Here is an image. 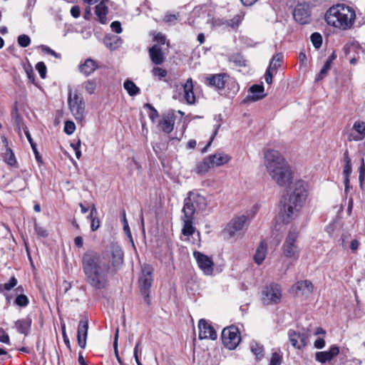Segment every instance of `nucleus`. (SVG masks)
<instances>
[{"label":"nucleus","instance_id":"37","mask_svg":"<svg viewBox=\"0 0 365 365\" xmlns=\"http://www.w3.org/2000/svg\"><path fill=\"white\" fill-rule=\"evenodd\" d=\"M283 60V55L281 53H277L274 55L269 63V70H272L274 73H277V69L281 66V63Z\"/></svg>","mask_w":365,"mask_h":365},{"label":"nucleus","instance_id":"29","mask_svg":"<svg viewBox=\"0 0 365 365\" xmlns=\"http://www.w3.org/2000/svg\"><path fill=\"white\" fill-rule=\"evenodd\" d=\"M267 250V245L266 242L262 241L257 248L254 255V260L257 264H261L265 259Z\"/></svg>","mask_w":365,"mask_h":365},{"label":"nucleus","instance_id":"7","mask_svg":"<svg viewBox=\"0 0 365 365\" xmlns=\"http://www.w3.org/2000/svg\"><path fill=\"white\" fill-rule=\"evenodd\" d=\"M153 268L150 265L143 264L142 267V274L139 279L140 293L148 304H150V291L153 281Z\"/></svg>","mask_w":365,"mask_h":365},{"label":"nucleus","instance_id":"59","mask_svg":"<svg viewBox=\"0 0 365 365\" xmlns=\"http://www.w3.org/2000/svg\"><path fill=\"white\" fill-rule=\"evenodd\" d=\"M71 14L74 18H78L81 15V9L78 6H73L71 9Z\"/></svg>","mask_w":365,"mask_h":365},{"label":"nucleus","instance_id":"32","mask_svg":"<svg viewBox=\"0 0 365 365\" xmlns=\"http://www.w3.org/2000/svg\"><path fill=\"white\" fill-rule=\"evenodd\" d=\"M353 130L357 133V135L353 136V140H360L365 137V123L364 122H355Z\"/></svg>","mask_w":365,"mask_h":365},{"label":"nucleus","instance_id":"18","mask_svg":"<svg viewBox=\"0 0 365 365\" xmlns=\"http://www.w3.org/2000/svg\"><path fill=\"white\" fill-rule=\"evenodd\" d=\"M88 330V322L86 318H82L78 325L77 340L79 346L85 349L86 346V339Z\"/></svg>","mask_w":365,"mask_h":365},{"label":"nucleus","instance_id":"63","mask_svg":"<svg viewBox=\"0 0 365 365\" xmlns=\"http://www.w3.org/2000/svg\"><path fill=\"white\" fill-rule=\"evenodd\" d=\"M101 222L97 217L91 221V229L92 231H96L100 227Z\"/></svg>","mask_w":365,"mask_h":365},{"label":"nucleus","instance_id":"64","mask_svg":"<svg viewBox=\"0 0 365 365\" xmlns=\"http://www.w3.org/2000/svg\"><path fill=\"white\" fill-rule=\"evenodd\" d=\"M154 40L158 41L160 44H165V36L163 34H162L161 33H158L155 36Z\"/></svg>","mask_w":365,"mask_h":365},{"label":"nucleus","instance_id":"21","mask_svg":"<svg viewBox=\"0 0 365 365\" xmlns=\"http://www.w3.org/2000/svg\"><path fill=\"white\" fill-rule=\"evenodd\" d=\"M149 56L155 65H161L165 60V56L159 45L155 44L149 48Z\"/></svg>","mask_w":365,"mask_h":365},{"label":"nucleus","instance_id":"53","mask_svg":"<svg viewBox=\"0 0 365 365\" xmlns=\"http://www.w3.org/2000/svg\"><path fill=\"white\" fill-rule=\"evenodd\" d=\"M42 50H43V52L46 53L47 54L51 55V56H54L56 58H61V56L60 53H56L55 51L52 50L51 48H49L48 46H42Z\"/></svg>","mask_w":365,"mask_h":365},{"label":"nucleus","instance_id":"47","mask_svg":"<svg viewBox=\"0 0 365 365\" xmlns=\"http://www.w3.org/2000/svg\"><path fill=\"white\" fill-rule=\"evenodd\" d=\"M144 108L150 110L149 118L152 121H154L159 116L158 110L150 104L145 103Z\"/></svg>","mask_w":365,"mask_h":365},{"label":"nucleus","instance_id":"52","mask_svg":"<svg viewBox=\"0 0 365 365\" xmlns=\"http://www.w3.org/2000/svg\"><path fill=\"white\" fill-rule=\"evenodd\" d=\"M274 71L269 70V68H267L265 74H264V79L267 84L271 85L272 83V77L273 75L275 74Z\"/></svg>","mask_w":365,"mask_h":365},{"label":"nucleus","instance_id":"17","mask_svg":"<svg viewBox=\"0 0 365 365\" xmlns=\"http://www.w3.org/2000/svg\"><path fill=\"white\" fill-rule=\"evenodd\" d=\"M339 354V347L336 345H332L330 346L329 351H317L315 354V359L319 363L325 364L331 361Z\"/></svg>","mask_w":365,"mask_h":365},{"label":"nucleus","instance_id":"5","mask_svg":"<svg viewBox=\"0 0 365 365\" xmlns=\"http://www.w3.org/2000/svg\"><path fill=\"white\" fill-rule=\"evenodd\" d=\"M299 232L296 229H291L282 245L283 255L289 259L297 260L300 253V247L298 244Z\"/></svg>","mask_w":365,"mask_h":365},{"label":"nucleus","instance_id":"30","mask_svg":"<svg viewBox=\"0 0 365 365\" xmlns=\"http://www.w3.org/2000/svg\"><path fill=\"white\" fill-rule=\"evenodd\" d=\"M31 325V319L26 317L25 319H19L16 322L15 327L18 331L24 335H27L30 330Z\"/></svg>","mask_w":365,"mask_h":365},{"label":"nucleus","instance_id":"14","mask_svg":"<svg viewBox=\"0 0 365 365\" xmlns=\"http://www.w3.org/2000/svg\"><path fill=\"white\" fill-rule=\"evenodd\" d=\"M193 256L195 258L197 263L198 264L199 268L207 275L212 274L213 272V262L212 259L198 252L195 251L193 252Z\"/></svg>","mask_w":365,"mask_h":365},{"label":"nucleus","instance_id":"62","mask_svg":"<svg viewBox=\"0 0 365 365\" xmlns=\"http://www.w3.org/2000/svg\"><path fill=\"white\" fill-rule=\"evenodd\" d=\"M325 341L322 338H319L314 341V347L318 349H322L325 346Z\"/></svg>","mask_w":365,"mask_h":365},{"label":"nucleus","instance_id":"4","mask_svg":"<svg viewBox=\"0 0 365 365\" xmlns=\"http://www.w3.org/2000/svg\"><path fill=\"white\" fill-rule=\"evenodd\" d=\"M207 206V200L203 195L197 192L190 191L184 200L182 212L194 215L195 212L205 210Z\"/></svg>","mask_w":365,"mask_h":365},{"label":"nucleus","instance_id":"13","mask_svg":"<svg viewBox=\"0 0 365 365\" xmlns=\"http://www.w3.org/2000/svg\"><path fill=\"white\" fill-rule=\"evenodd\" d=\"M292 14L294 20L301 24H306L310 21L311 11L307 4H298Z\"/></svg>","mask_w":365,"mask_h":365},{"label":"nucleus","instance_id":"40","mask_svg":"<svg viewBox=\"0 0 365 365\" xmlns=\"http://www.w3.org/2000/svg\"><path fill=\"white\" fill-rule=\"evenodd\" d=\"M311 41L316 48H319L322 44V37L319 33H313L311 35Z\"/></svg>","mask_w":365,"mask_h":365},{"label":"nucleus","instance_id":"8","mask_svg":"<svg viewBox=\"0 0 365 365\" xmlns=\"http://www.w3.org/2000/svg\"><path fill=\"white\" fill-rule=\"evenodd\" d=\"M205 82L210 86L215 87L218 90L225 88V85L227 84L232 87L233 94H235L239 89L237 83L226 73L209 76L206 77Z\"/></svg>","mask_w":365,"mask_h":365},{"label":"nucleus","instance_id":"34","mask_svg":"<svg viewBox=\"0 0 365 365\" xmlns=\"http://www.w3.org/2000/svg\"><path fill=\"white\" fill-rule=\"evenodd\" d=\"M212 168L210 163H209L208 158H205L202 161L196 165L195 172L199 175H203Z\"/></svg>","mask_w":365,"mask_h":365},{"label":"nucleus","instance_id":"22","mask_svg":"<svg viewBox=\"0 0 365 365\" xmlns=\"http://www.w3.org/2000/svg\"><path fill=\"white\" fill-rule=\"evenodd\" d=\"M175 120L174 113L169 112L160 120L159 126L164 133H170L173 130Z\"/></svg>","mask_w":365,"mask_h":365},{"label":"nucleus","instance_id":"49","mask_svg":"<svg viewBox=\"0 0 365 365\" xmlns=\"http://www.w3.org/2000/svg\"><path fill=\"white\" fill-rule=\"evenodd\" d=\"M36 69L38 71L41 78H45L46 76V66L42 61L37 63Z\"/></svg>","mask_w":365,"mask_h":365},{"label":"nucleus","instance_id":"25","mask_svg":"<svg viewBox=\"0 0 365 365\" xmlns=\"http://www.w3.org/2000/svg\"><path fill=\"white\" fill-rule=\"evenodd\" d=\"M184 98L187 104L192 105L195 103V96L193 92V83L191 78H188L182 86Z\"/></svg>","mask_w":365,"mask_h":365},{"label":"nucleus","instance_id":"61","mask_svg":"<svg viewBox=\"0 0 365 365\" xmlns=\"http://www.w3.org/2000/svg\"><path fill=\"white\" fill-rule=\"evenodd\" d=\"M359 180L361 183L365 180V164L364 160H362V164L359 168Z\"/></svg>","mask_w":365,"mask_h":365},{"label":"nucleus","instance_id":"27","mask_svg":"<svg viewBox=\"0 0 365 365\" xmlns=\"http://www.w3.org/2000/svg\"><path fill=\"white\" fill-rule=\"evenodd\" d=\"M108 0H102L96 6L95 13L98 18V20L102 24H106L108 21L107 14L108 12V8L106 3Z\"/></svg>","mask_w":365,"mask_h":365},{"label":"nucleus","instance_id":"44","mask_svg":"<svg viewBox=\"0 0 365 365\" xmlns=\"http://www.w3.org/2000/svg\"><path fill=\"white\" fill-rule=\"evenodd\" d=\"M153 75L158 77L159 80H162L167 76V71L160 67H154L152 70Z\"/></svg>","mask_w":365,"mask_h":365},{"label":"nucleus","instance_id":"36","mask_svg":"<svg viewBox=\"0 0 365 365\" xmlns=\"http://www.w3.org/2000/svg\"><path fill=\"white\" fill-rule=\"evenodd\" d=\"M123 87L130 96L140 93V88L130 80H126L123 83Z\"/></svg>","mask_w":365,"mask_h":365},{"label":"nucleus","instance_id":"58","mask_svg":"<svg viewBox=\"0 0 365 365\" xmlns=\"http://www.w3.org/2000/svg\"><path fill=\"white\" fill-rule=\"evenodd\" d=\"M113 31L116 34H120L122 32L121 24L119 21H113L110 25Z\"/></svg>","mask_w":365,"mask_h":365},{"label":"nucleus","instance_id":"51","mask_svg":"<svg viewBox=\"0 0 365 365\" xmlns=\"http://www.w3.org/2000/svg\"><path fill=\"white\" fill-rule=\"evenodd\" d=\"M16 284H17V279L14 277H12L10 279L9 282L1 285V287H3L5 290L9 291L12 288H14Z\"/></svg>","mask_w":365,"mask_h":365},{"label":"nucleus","instance_id":"28","mask_svg":"<svg viewBox=\"0 0 365 365\" xmlns=\"http://www.w3.org/2000/svg\"><path fill=\"white\" fill-rule=\"evenodd\" d=\"M345 165L344 166L343 174L344 176V183L345 186V191L347 192L349 186V175L351 173V160L349 158L348 152L344 153Z\"/></svg>","mask_w":365,"mask_h":365},{"label":"nucleus","instance_id":"42","mask_svg":"<svg viewBox=\"0 0 365 365\" xmlns=\"http://www.w3.org/2000/svg\"><path fill=\"white\" fill-rule=\"evenodd\" d=\"M282 362V355L280 352H274L269 361V365H281Z\"/></svg>","mask_w":365,"mask_h":365},{"label":"nucleus","instance_id":"45","mask_svg":"<svg viewBox=\"0 0 365 365\" xmlns=\"http://www.w3.org/2000/svg\"><path fill=\"white\" fill-rule=\"evenodd\" d=\"M34 230L38 236L41 237H46L48 236L47 230L44 227L39 225L36 220L34 222Z\"/></svg>","mask_w":365,"mask_h":365},{"label":"nucleus","instance_id":"33","mask_svg":"<svg viewBox=\"0 0 365 365\" xmlns=\"http://www.w3.org/2000/svg\"><path fill=\"white\" fill-rule=\"evenodd\" d=\"M250 346L251 351L255 355L257 360H260L264 357V348L262 345L257 341H252Z\"/></svg>","mask_w":365,"mask_h":365},{"label":"nucleus","instance_id":"11","mask_svg":"<svg viewBox=\"0 0 365 365\" xmlns=\"http://www.w3.org/2000/svg\"><path fill=\"white\" fill-rule=\"evenodd\" d=\"M222 341L225 347L235 349L241 341L238 329L235 326L225 328L222 331Z\"/></svg>","mask_w":365,"mask_h":365},{"label":"nucleus","instance_id":"50","mask_svg":"<svg viewBox=\"0 0 365 365\" xmlns=\"http://www.w3.org/2000/svg\"><path fill=\"white\" fill-rule=\"evenodd\" d=\"M242 19V16L236 15L232 19L227 21V25L233 29L237 28L241 23Z\"/></svg>","mask_w":365,"mask_h":365},{"label":"nucleus","instance_id":"46","mask_svg":"<svg viewBox=\"0 0 365 365\" xmlns=\"http://www.w3.org/2000/svg\"><path fill=\"white\" fill-rule=\"evenodd\" d=\"M121 218H122V222H123V230H124L125 233L129 237H131V232H130V227H129V225H128V220L126 219L125 212L124 210L122 212Z\"/></svg>","mask_w":365,"mask_h":365},{"label":"nucleus","instance_id":"55","mask_svg":"<svg viewBox=\"0 0 365 365\" xmlns=\"http://www.w3.org/2000/svg\"><path fill=\"white\" fill-rule=\"evenodd\" d=\"M118 332H119V330H118V328L116 329L115 334V338H114V341H113V349H114L115 354V356H116L118 361L119 362H120V358H119V356H118Z\"/></svg>","mask_w":365,"mask_h":365},{"label":"nucleus","instance_id":"6","mask_svg":"<svg viewBox=\"0 0 365 365\" xmlns=\"http://www.w3.org/2000/svg\"><path fill=\"white\" fill-rule=\"evenodd\" d=\"M101 257H108L112 274H115L123 264L124 253L121 247L117 243L111 244L109 250Z\"/></svg>","mask_w":365,"mask_h":365},{"label":"nucleus","instance_id":"2","mask_svg":"<svg viewBox=\"0 0 365 365\" xmlns=\"http://www.w3.org/2000/svg\"><path fill=\"white\" fill-rule=\"evenodd\" d=\"M82 267L88 284L97 289L106 287L110 273L108 257L93 251L86 252L82 257Z\"/></svg>","mask_w":365,"mask_h":365},{"label":"nucleus","instance_id":"16","mask_svg":"<svg viewBox=\"0 0 365 365\" xmlns=\"http://www.w3.org/2000/svg\"><path fill=\"white\" fill-rule=\"evenodd\" d=\"M198 328L199 338L200 339H210L215 340L217 338L215 330L205 319H202L199 321Z\"/></svg>","mask_w":365,"mask_h":365},{"label":"nucleus","instance_id":"48","mask_svg":"<svg viewBox=\"0 0 365 365\" xmlns=\"http://www.w3.org/2000/svg\"><path fill=\"white\" fill-rule=\"evenodd\" d=\"M76 130V125L73 121L67 120L64 125V132L68 135H71Z\"/></svg>","mask_w":365,"mask_h":365},{"label":"nucleus","instance_id":"41","mask_svg":"<svg viewBox=\"0 0 365 365\" xmlns=\"http://www.w3.org/2000/svg\"><path fill=\"white\" fill-rule=\"evenodd\" d=\"M18 43L21 47H27L31 43V38L28 35L21 34L17 38Z\"/></svg>","mask_w":365,"mask_h":365},{"label":"nucleus","instance_id":"24","mask_svg":"<svg viewBox=\"0 0 365 365\" xmlns=\"http://www.w3.org/2000/svg\"><path fill=\"white\" fill-rule=\"evenodd\" d=\"M207 158L212 168L223 165L227 163L230 160V157L223 153H216L209 155Z\"/></svg>","mask_w":365,"mask_h":365},{"label":"nucleus","instance_id":"3","mask_svg":"<svg viewBox=\"0 0 365 365\" xmlns=\"http://www.w3.org/2000/svg\"><path fill=\"white\" fill-rule=\"evenodd\" d=\"M356 19L354 9L344 4H338L330 7L326 12V22L335 28L346 30L353 26Z\"/></svg>","mask_w":365,"mask_h":365},{"label":"nucleus","instance_id":"9","mask_svg":"<svg viewBox=\"0 0 365 365\" xmlns=\"http://www.w3.org/2000/svg\"><path fill=\"white\" fill-rule=\"evenodd\" d=\"M68 105L72 114L77 121H82L84 118L85 103L81 95L72 93L71 89L68 91Z\"/></svg>","mask_w":365,"mask_h":365},{"label":"nucleus","instance_id":"19","mask_svg":"<svg viewBox=\"0 0 365 365\" xmlns=\"http://www.w3.org/2000/svg\"><path fill=\"white\" fill-rule=\"evenodd\" d=\"M292 290L297 295L309 294L313 291V284L309 280L299 281L292 286Z\"/></svg>","mask_w":365,"mask_h":365},{"label":"nucleus","instance_id":"1","mask_svg":"<svg viewBox=\"0 0 365 365\" xmlns=\"http://www.w3.org/2000/svg\"><path fill=\"white\" fill-rule=\"evenodd\" d=\"M264 165L272 180L280 187L289 185L281 217L284 223L294 220L302 207L307 196V185L302 180L291 182L292 172L284 156L277 150L267 149L264 153Z\"/></svg>","mask_w":365,"mask_h":365},{"label":"nucleus","instance_id":"26","mask_svg":"<svg viewBox=\"0 0 365 365\" xmlns=\"http://www.w3.org/2000/svg\"><path fill=\"white\" fill-rule=\"evenodd\" d=\"M98 68L96 61L91 58H87L83 63L79 65V71L86 76L91 75Z\"/></svg>","mask_w":365,"mask_h":365},{"label":"nucleus","instance_id":"10","mask_svg":"<svg viewBox=\"0 0 365 365\" xmlns=\"http://www.w3.org/2000/svg\"><path fill=\"white\" fill-rule=\"evenodd\" d=\"M282 297L281 286L272 283L266 286L262 292V302L265 305L279 303Z\"/></svg>","mask_w":365,"mask_h":365},{"label":"nucleus","instance_id":"56","mask_svg":"<svg viewBox=\"0 0 365 365\" xmlns=\"http://www.w3.org/2000/svg\"><path fill=\"white\" fill-rule=\"evenodd\" d=\"M118 332H119V330H118V328L116 329L115 334V338H114V341H113V349H114L115 354V356H116L118 361L119 362H120V358H119V356H118Z\"/></svg>","mask_w":365,"mask_h":365},{"label":"nucleus","instance_id":"20","mask_svg":"<svg viewBox=\"0 0 365 365\" xmlns=\"http://www.w3.org/2000/svg\"><path fill=\"white\" fill-rule=\"evenodd\" d=\"M182 220L183 222V227L181 230L182 234L187 237L192 236L196 230L195 227L192 225L193 215H188L187 213H183Z\"/></svg>","mask_w":365,"mask_h":365},{"label":"nucleus","instance_id":"60","mask_svg":"<svg viewBox=\"0 0 365 365\" xmlns=\"http://www.w3.org/2000/svg\"><path fill=\"white\" fill-rule=\"evenodd\" d=\"M62 335H63V341L66 344V346L68 349H71L70 341H69L68 337L66 332L65 324L62 325Z\"/></svg>","mask_w":365,"mask_h":365},{"label":"nucleus","instance_id":"15","mask_svg":"<svg viewBox=\"0 0 365 365\" xmlns=\"http://www.w3.org/2000/svg\"><path fill=\"white\" fill-rule=\"evenodd\" d=\"M288 336L292 345L296 349H302L307 345L308 335L304 333L291 329L288 332Z\"/></svg>","mask_w":365,"mask_h":365},{"label":"nucleus","instance_id":"38","mask_svg":"<svg viewBox=\"0 0 365 365\" xmlns=\"http://www.w3.org/2000/svg\"><path fill=\"white\" fill-rule=\"evenodd\" d=\"M86 91L89 94L94 93L96 88V82L95 80H88L83 84Z\"/></svg>","mask_w":365,"mask_h":365},{"label":"nucleus","instance_id":"54","mask_svg":"<svg viewBox=\"0 0 365 365\" xmlns=\"http://www.w3.org/2000/svg\"><path fill=\"white\" fill-rule=\"evenodd\" d=\"M118 332H119V330H118V328L116 329L115 334V338H114V341H113V349H114L115 354V356H116L118 361L119 362H120V358H119V356H118Z\"/></svg>","mask_w":365,"mask_h":365},{"label":"nucleus","instance_id":"31","mask_svg":"<svg viewBox=\"0 0 365 365\" xmlns=\"http://www.w3.org/2000/svg\"><path fill=\"white\" fill-rule=\"evenodd\" d=\"M336 58V53L335 51H333L332 53L328 57L327 59L323 68L321 69L319 73L318 74L317 77V80H321L324 78L327 74L328 73L329 71L331 68V65L334 60H335Z\"/></svg>","mask_w":365,"mask_h":365},{"label":"nucleus","instance_id":"43","mask_svg":"<svg viewBox=\"0 0 365 365\" xmlns=\"http://www.w3.org/2000/svg\"><path fill=\"white\" fill-rule=\"evenodd\" d=\"M15 304L19 307H26L29 304V299L24 294H19L15 299Z\"/></svg>","mask_w":365,"mask_h":365},{"label":"nucleus","instance_id":"23","mask_svg":"<svg viewBox=\"0 0 365 365\" xmlns=\"http://www.w3.org/2000/svg\"><path fill=\"white\" fill-rule=\"evenodd\" d=\"M250 93L247 96L246 100L248 101H257L264 98L266 94L264 93V86L262 85H253L249 89Z\"/></svg>","mask_w":365,"mask_h":365},{"label":"nucleus","instance_id":"39","mask_svg":"<svg viewBox=\"0 0 365 365\" xmlns=\"http://www.w3.org/2000/svg\"><path fill=\"white\" fill-rule=\"evenodd\" d=\"M4 160L10 165H13L16 163L14 154L10 148H6L4 153Z\"/></svg>","mask_w":365,"mask_h":365},{"label":"nucleus","instance_id":"57","mask_svg":"<svg viewBox=\"0 0 365 365\" xmlns=\"http://www.w3.org/2000/svg\"><path fill=\"white\" fill-rule=\"evenodd\" d=\"M0 341L4 344H9L10 342L9 335L3 329H0Z\"/></svg>","mask_w":365,"mask_h":365},{"label":"nucleus","instance_id":"35","mask_svg":"<svg viewBox=\"0 0 365 365\" xmlns=\"http://www.w3.org/2000/svg\"><path fill=\"white\" fill-rule=\"evenodd\" d=\"M24 133H25V135L26 136L28 141L29 142V143L31 145L32 150L35 155L36 160H37V162L39 164L42 163H43L42 158L38 151L36 144L34 142L29 131L28 130H24Z\"/></svg>","mask_w":365,"mask_h":365},{"label":"nucleus","instance_id":"12","mask_svg":"<svg viewBox=\"0 0 365 365\" xmlns=\"http://www.w3.org/2000/svg\"><path fill=\"white\" fill-rule=\"evenodd\" d=\"M246 221L247 217L245 215L232 219L225 227L222 233L229 237L241 235L246 225Z\"/></svg>","mask_w":365,"mask_h":365}]
</instances>
